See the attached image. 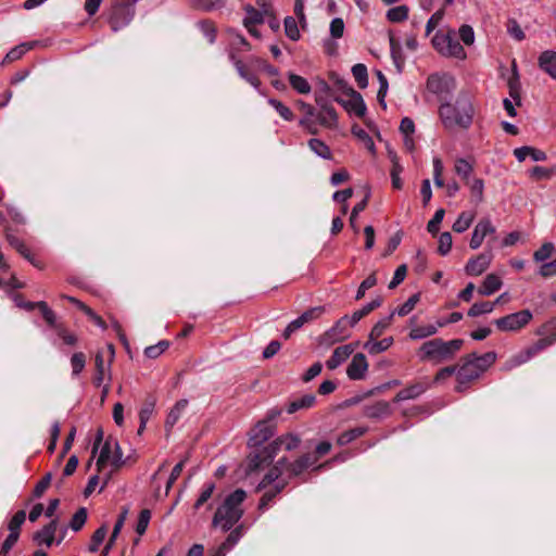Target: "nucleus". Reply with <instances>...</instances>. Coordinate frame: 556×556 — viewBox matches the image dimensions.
<instances>
[{"label":"nucleus","mask_w":556,"mask_h":556,"mask_svg":"<svg viewBox=\"0 0 556 556\" xmlns=\"http://www.w3.org/2000/svg\"><path fill=\"white\" fill-rule=\"evenodd\" d=\"M230 59L233 61L235 67L240 77L247 80L253 87L258 88L261 81L258 77L251 71V68L241 60H237L233 53L230 54Z\"/></svg>","instance_id":"21"},{"label":"nucleus","mask_w":556,"mask_h":556,"mask_svg":"<svg viewBox=\"0 0 556 556\" xmlns=\"http://www.w3.org/2000/svg\"><path fill=\"white\" fill-rule=\"evenodd\" d=\"M286 457L280 458L277 464L264 476L262 481L256 488V491L266 489L269 484L279 479L282 473V466L285 467Z\"/></svg>","instance_id":"23"},{"label":"nucleus","mask_w":556,"mask_h":556,"mask_svg":"<svg viewBox=\"0 0 556 556\" xmlns=\"http://www.w3.org/2000/svg\"><path fill=\"white\" fill-rule=\"evenodd\" d=\"M348 96L350 97V100H343L339 97H336L334 101L341 104L348 112H353L361 118L364 117L367 111V106L362 94L353 88H349Z\"/></svg>","instance_id":"9"},{"label":"nucleus","mask_w":556,"mask_h":556,"mask_svg":"<svg viewBox=\"0 0 556 556\" xmlns=\"http://www.w3.org/2000/svg\"><path fill=\"white\" fill-rule=\"evenodd\" d=\"M86 520H87V508L80 507L73 515L71 522H70V527L72 528L73 531H79L84 527Z\"/></svg>","instance_id":"52"},{"label":"nucleus","mask_w":556,"mask_h":556,"mask_svg":"<svg viewBox=\"0 0 556 556\" xmlns=\"http://www.w3.org/2000/svg\"><path fill=\"white\" fill-rule=\"evenodd\" d=\"M268 103L276 110V112L286 121H292L294 118L293 112L277 99H269Z\"/></svg>","instance_id":"53"},{"label":"nucleus","mask_w":556,"mask_h":556,"mask_svg":"<svg viewBox=\"0 0 556 556\" xmlns=\"http://www.w3.org/2000/svg\"><path fill=\"white\" fill-rule=\"evenodd\" d=\"M496 231L495 227L492 225L490 218H481L478 224L475 226L469 247L472 250H477L481 247L484 238L486 236L494 235Z\"/></svg>","instance_id":"12"},{"label":"nucleus","mask_w":556,"mask_h":556,"mask_svg":"<svg viewBox=\"0 0 556 556\" xmlns=\"http://www.w3.org/2000/svg\"><path fill=\"white\" fill-rule=\"evenodd\" d=\"M438 332V327L435 325H427V326H419L416 328H413L409 332V338L412 340H420L424 338L431 337Z\"/></svg>","instance_id":"37"},{"label":"nucleus","mask_w":556,"mask_h":556,"mask_svg":"<svg viewBox=\"0 0 556 556\" xmlns=\"http://www.w3.org/2000/svg\"><path fill=\"white\" fill-rule=\"evenodd\" d=\"M532 319V313L529 309H522L494 320L495 326L501 331H517L527 326Z\"/></svg>","instance_id":"8"},{"label":"nucleus","mask_w":556,"mask_h":556,"mask_svg":"<svg viewBox=\"0 0 556 556\" xmlns=\"http://www.w3.org/2000/svg\"><path fill=\"white\" fill-rule=\"evenodd\" d=\"M430 388V383L427 380L417 381L396 393L393 399L394 403H400L406 400H415Z\"/></svg>","instance_id":"14"},{"label":"nucleus","mask_w":556,"mask_h":556,"mask_svg":"<svg viewBox=\"0 0 556 556\" xmlns=\"http://www.w3.org/2000/svg\"><path fill=\"white\" fill-rule=\"evenodd\" d=\"M502 280L495 274H489L484 280L482 286L478 289L479 294L481 295H491L494 292L498 291L502 288Z\"/></svg>","instance_id":"24"},{"label":"nucleus","mask_w":556,"mask_h":556,"mask_svg":"<svg viewBox=\"0 0 556 556\" xmlns=\"http://www.w3.org/2000/svg\"><path fill=\"white\" fill-rule=\"evenodd\" d=\"M469 355H470V359L473 362L476 367L479 368L480 374L485 371L496 361V354L494 352H486L483 355H477L476 353H470Z\"/></svg>","instance_id":"27"},{"label":"nucleus","mask_w":556,"mask_h":556,"mask_svg":"<svg viewBox=\"0 0 556 556\" xmlns=\"http://www.w3.org/2000/svg\"><path fill=\"white\" fill-rule=\"evenodd\" d=\"M356 346L357 343H350L334 349L332 355L326 362V366L328 367V369L333 370L338 368L343 362H345L351 356Z\"/></svg>","instance_id":"15"},{"label":"nucleus","mask_w":556,"mask_h":556,"mask_svg":"<svg viewBox=\"0 0 556 556\" xmlns=\"http://www.w3.org/2000/svg\"><path fill=\"white\" fill-rule=\"evenodd\" d=\"M188 406L187 400H179L175 406L170 409L166 417L165 426L167 428L174 427V425L179 420L181 417V414L185 412V409Z\"/></svg>","instance_id":"29"},{"label":"nucleus","mask_w":556,"mask_h":556,"mask_svg":"<svg viewBox=\"0 0 556 556\" xmlns=\"http://www.w3.org/2000/svg\"><path fill=\"white\" fill-rule=\"evenodd\" d=\"M106 533H108V529L105 526H101L93 532L92 538H91V543L89 546V551L91 553H96L98 551L99 545L104 541Z\"/></svg>","instance_id":"59"},{"label":"nucleus","mask_w":556,"mask_h":556,"mask_svg":"<svg viewBox=\"0 0 556 556\" xmlns=\"http://www.w3.org/2000/svg\"><path fill=\"white\" fill-rule=\"evenodd\" d=\"M58 529V520L53 519L46 525L41 530L35 532L33 539L38 544H46L50 547L54 542L55 532Z\"/></svg>","instance_id":"18"},{"label":"nucleus","mask_w":556,"mask_h":556,"mask_svg":"<svg viewBox=\"0 0 556 556\" xmlns=\"http://www.w3.org/2000/svg\"><path fill=\"white\" fill-rule=\"evenodd\" d=\"M137 2L138 0H114L109 18L113 31L124 28L132 21Z\"/></svg>","instance_id":"5"},{"label":"nucleus","mask_w":556,"mask_h":556,"mask_svg":"<svg viewBox=\"0 0 556 556\" xmlns=\"http://www.w3.org/2000/svg\"><path fill=\"white\" fill-rule=\"evenodd\" d=\"M390 51L395 66L397 67L399 71H402V67L405 63V59L403 56L400 42L393 36L390 37Z\"/></svg>","instance_id":"36"},{"label":"nucleus","mask_w":556,"mask_h":556,"mask_svg":"<svg viewBox=\"0 0 556 556\" xmlns=\"http://www.w3.org/2000/svg\"><path fill=\"white\" fill-rule=\"evenodd\" d=\"M450 35H451V31L447 33V34H443L441 31H438L431 42H432V46L434 47V49L441 53L442 55H444V51L446 49V45H447V40L450 38Z\"/></svg>","instance_id":"63"},{"label":"nucleus","mask_w":556,"mask_h":556,"mask_svg":"<svg viewBox=\"0 0 556 556\" xmlns=\"http://www.w3.org/2000/svg\"><path fill=\"white\" fill-rule=\"evenodd\" d=\"M245 497L247 493L242 489H237L227 495L224 503L216 509L212 525L220 527L223 532L231 530L243 516L241 504Z\"/></svg>","instance_id":"2"},{"label":"nucleus","mask_w":556,"mask_h":556,"mask_svg":"<svg viewBox=\"0 0 556 556\" xmlns=\"http://www.w3.org/2000/svg\"><path fill=\"white\" fill-rule=\"evenodd\" d=\"M376 76L379 81V90L377 92V99L379 104L382 106L383 110L387 109V103L384 101V98L387 96L388 89H389V83L386 77V75L381 71H376Z\"/></svg>","instance_id":"40"},{"label":"nucleus","mask_w":556,"mask_h":556,"mask_svg":"<svg viewBox=\"0 0 556 556\" xmlns=\"http://www.w3.org/2000/svg\"><path fill=\"white\" fill-rule=\"evenodd\" d=\"M368 369L367 358L363 353L353 356L352 362L346 368V375L352 380H361L365 377Z\"/></svg>","instance_id":"16"},{"label":"nucleus","mask_w":556,"mask_h":556,"mask_svg":"<svg viewBox=\"0 0 556 556\" xmlns=\"http://www.w3.org/2000/svg\"><path fill=\"white\" fill-rule=\"evenodd\" d=\"M192 5L202 11H213L224 7L225 0H191Z\"/></svg>","instance_id":"49"},{"label":"nucleus","mask_w":556,"mask_h":556,"mask_svg":"<svg viewBox=\"0 0 556 556\" xmlns=\"http://www.w3.org/2000/svg\"><path fill=\"white\" fill-rule=\"evenodd\" d=\"M475 214L468 213V212H462L458 216V218L455 220V223L452 226L453 231L462 233L466 231L471 223L473 222Z\"/></svg>","instance_id":"35"},{"label":"nucleus","mask_w":556,"mask_h":556,"mask_svg":"<svg viewBox=\"0 0 556 556\" xmlns=\"http://www.w3.org/2000/svg\"><path fill=\"white\" fill-rule=\"evenodd\" d=\"M316 403V396L314 394H304L301 397L292 400L287 406L288 414H294L301 409H308Z\"/></svg>","instance_id":"22"},{"label":"nucleus","mask_w":556,"mask_h":556,"mask_svg":"<svg viewBox=\"0 0 556 556\" xmlns=\"http://www.w3.org/2000/svg\"><path fill=\"white\" fill-rule=\"evenodd\" d=\"M463 345V339L444 341L441 338H435L421 344L418 350V356L421 362H431L434 365H439L453 359Z\"/></svg>","instance_id":"3"},{"label":"nucleus","mask_w":556,"mask_h":556,"mask_svg":"<svg viewBox=\"0 0 556 556\" xmlns=\"http://www.w3.org/2000/svg\"><path fill=\"white\" fill-rule=\"evenodd\" d=\"M409 9L407 5H399L395 8H391L387 12V18L392 23H400L405 21L408 17Z\"/></svg>","instance_id":"44"},{"label":"nucleus","mask_w":556,"mask_h":556,"mask_svg":"<svg viewBox=\"0 0 556 556\" xmlns=\"http://www.w3.org/2000/svg\"><path fill=\"white\" fill-rule=\"evenodd\" d=\"M377 285V278L375 274H370L367 278H365L359 285L355 300L359 301L365 296V293L368 289L375 287Z\"/></svg>","instance_id":"60"},{"label":"nucleus","mask_w":556,"mask_h":556,"mask_svg":"<svg viewBox=\"0 0 556 556\" xmlns=\"http://www.w3.org/2000/svg\"><path fill=\"white\" fill-rule=\"evenodd\" d=\"M214 490H215L214 482L205 483L201 491L200 496L198 497V500L194 503V506H193L194 509H199L202 505H204L212 497Z\"/></svg>","instance_id":"55"},{"label":"nucleus","mask_w":556,"mask_h":556,"mask_svg":"<svg viewBox=\"0 0 556 556\" xmlns=\"http://www.w3.org/2000/svg\"><path fill=\"white\" fill-rule=\"evenodd\" d=\"M169 348V342L167 340H162L155 345H150L146 348L144 355L149 358H156L163 352H165Z\"/></svg>","instance_id":"58"},{"label":"nucleus","mask_w":556,"mask_h":556,"mask_svg":"<svg viewBox=\"0 0 556 556\" xmlns=\"http://www.w3.org/2000/svg\"><path fill=\"white\" fill-rule=\"evenodd\" d=\"M285 31H286V35L291 39V40H298L300 38V31H299V28H298V24L295 22V20L292 17V16H287L285 18Z\"/></svg>","instance_id":"64"},{"label":"nucleus","mask_w":556,"mask_h":556,"mask_svg":"<svg viewBox=\"0 0 556 556\" xmlns=\"http://www.w3.org/2000/svg\"><path fill=\"white\" fill-rule=\"evenodd\" d=\"M245 11L248 15L243 20V25H256L264 22V15H266L264 12L256 10L252 5H247Z\"/></svg>","instance_id":"47"},{"label":"nucleus","mask_w":556,"mask_h":556,"mask_svg":"<svg viewBox=\"0 0 556 556\" xmlns=\"http://www.w3.org/2000/svg\"><path fill=\"white\" fill-rule=\"evenodd\" d=\"M199 27L203 35L207 38L210 43H213L216 38V27L211 20H203L199 22Z\"/></svg>","instance_id":"56"},{"label":"nucleus","mask_w":556,"mask_h":556,"mask_svg":"<svg viewBox=\"0 0 556 556\" xmlns=\"http://www.w3.org/2000/svg\"><path fill=\"white\" fill-rule=\"evenodd\" d=\"M393 316H394V313H392L390 316L382 318L381 320L376 323L374 325V327L371 328V331L369 333V339L377 340L378 338H380L383 334V332L386 331V329L388 327H390Z\"/></svg>","instance_id":"45"},{"label":"nucleus","mask_w":556,"mask_h":556,"mask_svg":"<svg viewBox=\"0 0 556 556\" xmlns=\"http://www.w3.org/2000/svg\"><path fill=\"white\" fill-rule=\"evenodd\" d=\"M473 167L468 161L465 159H458L455 162V172L458 176L462 177V179L465 181L466 185H469L470 180V174L472 173Z\"/></svg>","instance_id":"43"},{"label":"nucleus","mask_w":556,"mask_h":556,"mask_svg":"<svg viewBox=\"0 0 556 556\" xmlns=\"http://www.w3.org/2000/svg\"><path fill=\"white\" fill-rule=\"evenodd\" d=\"M289 83L291 87L301 94H307L311 92V85L300 75L289 73Z\"/></svg>","instance_id":"34"},{"label":"nucleus","mask_w":556,"mask_h":556,"mask_svg":"<svg viewBox=\"0 0 556 556\" xmlns=\"http://www.w3.org/2000/svg\"><path fill=\"white\" fill-rule=\"evenodd\" d=\"M30 48L31 46H29L28 43H22L20 46H16L7 53L4 61L14 62L16 60H20Z\"/></svg>","instance_id":"62"},{"label":"nucleus","mask_w":556,"mask_h":556,"mask_svg":"<svg viewBox=\"0 0 556 556\" xmlns=\"http://www.w3.org/2000/svg\"><path fill=\"white\" fill-rule=\"evenodd\" d=\"M469 188L471 193V201L475 203H480L483 201V189L484 184L480 178H475L472 181L469 180Z\"/></svg>","instance_id":"46"},{"label":"nucleus","mask_w":556,"mask_h":556,"mask_svg":"<svg viewBox=\"0 0 556 556\" xmlns=\"http://www.w3.org/2000/svg\"><path fill=\"white\" fill-rule=\"evenodd\" d=\"M555 247L552 242H545L542 247L533 253V260L536 263H542L548 260L554 253Z\"/></svg>","instance_id":"51"},{"label":"nucleus","mask_w":556,"mask_h":556,"mask_svg":"<svg viewBox=\"0 0 556 556\" xmlns=\"http://www.w3.org/2000/svg\"><path fill=\"white\" fill-rule=\"evenodd\" d=\"M26 519V511L21 509L16 511L13 517L10 519L8 528L10 530V533L18 532L22 527V525L25 522Z\"/></svg>","instance_id":"61"},{"label":"nucleus","mask_w":556,"mask_h":556,"mask_svg":"<svg viewBox=\"0 0 556 556\" xmlns=\"http://www.w3.org/2000/svg\"><path fill=\"white\" fill-rule=\"evenodd\" d=\"M420 300V294L415 293L412 296L408 298L406 302H404L397 309L396 313L399 316L404 317L408 315L416 306V304Z\"/></svg>","instance_id":"57"},{"label":"nucleus","mask_w":556,"mask_h":556,"mask_svg":"<svg viewBox=\"0 0 556 556\" xmlns=\"http://www.w3.org/2000/svg\"><path fill=\"white\" fill-rule=\"evenodd\" d=\"M427 90L435 94L444 103L456 88L455 79L447 73H433L429 75L426 84Z\"/></svg>","instance_id":"6"},{"label":"nucleus","mask_w":556,"mask_h":556,"mask_svg":"<svg viewBox=\"0 0 556 556\" xmlns=\"http://www.w3.org/2000/svg\"><path fill=\"white\" fill-rule=\"evenodd\" d=\"M445 215L444 208H439L435 211L433 217L429 220L427 225V230L432 235L437 236L440 229V224L442 223Z\"/></svg>","instance_id":"54"},{"label":"nucleus","mask_w":556,"mask_h":556,"mask_svg":"<svg viewBox=\"0 0 556 556\" xmlns=\"http://www.w3.org/2000/svg\"><path fill=\"white\" fill-rule=\"evenodd\" d=\"M479 368L470 359V355L462 357V365L457 367L456 380L462 383H470L480 377Z\"/></svg>","instance_id":"13"},{"label":"nucleus","mask_w":556,"mask_h":556,"mask_svg":"<svg viewBox=\"0 0 556 556\" xmlns=\"http://www.w3.org/2000/svg\"><path fill=\"white\" fill-rule=\"evenodd\" d=\"M367 432V428L365 427H356L350 430L342 432L338 438L339 445H346L357 438L363 437Z\"/></svg>","instance_id":"32"},{"label":"nucleus","mask_w":556,"mask_h":556,"mask_svg":"<svg viewBox=\"0 0 556 556\" xmlns=\"http://www.w3.org/2000/svg\"><path fill=\"white\" fill-rule=\"evenodd\" d=\"M364 416L370 419H377L382 416L391 415V406L387 401H378L374 404L364 406L363 409Z\"/></svg>","instance_id":"20"},{"label":"nucleus","mask_w":556,"mask_h":556,"mask_svg":"<svg viewBox=\"0 0 556 556\" xmlns=\"http://www.w3.org/2000/svg\"><path fill=\"white\" fill-rule=\"evenodd\" d=\"M300 442L301 440L298 435L288 433L279 437L262 450L251 453L248 457V472L257 471L261 467L271 464L282 446L287 451H292L299 446Z\"/></svg>","instance_id":"4"},{"label":"nucleus","mask_w":556,"mask_h":556,"mask_svg":"<svg viewBox=\"0 0 556 556\" xmlns=\"http://www.w3.org/2000/svg\"><path fill=\"white\" fill-rule=\"evenodd\" d=\"M383 299L381 296H377L371 302L363 306L361 309H357L353 313L351 317L352 324H357L361 319L366 317L368 314H370L376 308L380 307L382 305Z\"/></svg>","instance_id":"28"},{"label":"nucleus","mask_w":556,"mask_h":556,"mask_svg":"<svg viewBox=\"0 0 556 556\" xmlns=\"http://www.w3.org/2000/svg\"><path fill=\"white\" fill-rule=\"evenodd\" d=\"M390 157L392 161V168H391V180H392V187L394 189H401L403 184L400 178V174L403 170V167L400 165L397 156L395 153L390 152Z\"/></svg>","instance_id":"39"},{"label":"nucleus","mask_w":556,"mask_h":556,"mask_svg":"<svg viewBox=\"0 0 556 556\" xmlns=\"http://www.w3.org/2000/svg\"><path fill=\"white\" fill-rule=\"evenodd\" d=\"M444 56H453L456 59L464 60L466 58V52L464 47L459 43L454 33L451 31L450 38L447 40L446 49L444 51Z\"/></svg>","instance_id":"26"},{"label":"nucleus","mask_w":556,"mask_h":556,"mask_svg":"<svg viewBox=\"0 0 556 556\" xmlns=\"http://www.w3.org/2000/svg\"><path fill=\"white\" fill-rule=\"evenodd\" d=\"M352 74H353V76L355 78V81H356L357 86L361 89H364V88L367 87V85H368V73H367V67L364 64L357 63V64L353 65Z\"/></svg>","instance_id":"38"},{"label":"nucleus","mask_w":556,"mask_h":556,"mask_svg":"<svg viewBox=\"0 0 556 556\" xmlns=\"http://www.w3.org/2000/svg\"><path fill=\"white\" fill-rule=\"evenodd\" d=\"M473 113V106L467 93H460L455 104L446 101L439 108L440 118L446 129L455 127L468 129L472 124Z\"/></svg>","instance_id":"1"},{"label":"nucleus","mask_w":556,"mask_h":556,"mask_svg":"<svg viewBox=\"0 0 556 556\" xmlns=\"http://www.w3.org/2000/svg\"><path fill=\"white\" fill-rule=\"evenodd\" d=\"M556 342V333L554 336H542L534 344L528 348V351L532 357L544 349L553 345Z\"/></svg>","instance_id":"41"},{"label":"nucleus","mask_w":556,"mask_h":556,"mask_svg":"<svg viewBox=\"0 0 556 556\" xmlns=\"http://www.w3.org/2000/svg\"><path fill=\"white\" fill-rule=\"evenodd\" d=\"M539 67L556 80V51H543L538 59Z\"/></svg>","instance_id":"19"},{"label":"nucleus","mask_w":556,"mask_h":556,"mask_svg":"<svg viewBox=\"0 0 556 556\" xmlns=\"http://www.w3.org/2000/svg\"><path fill=\"white\" fill-rule=\"evenodd\" d=\"M288 481L277 483L273 489L266 491L260 500L258 509H265L270 502L286 488Z\"/></svg>","instance_id":"31"},{"label":"nucleus","mask_w":556,"mask_h":556,"mask_svg":"<svg viewBox=\"0 0 556 556\" xmlns=\"http://www.w3.org/2000/svg\"><path fill=\"white\" fill-rule=\"evenodd\" d=\"M317 463V457H315L312 453H306L301 455L293 463H288L286 460L285 467L289 470L291 477L300 476L304 470L309 468L311 466Z\"/></svg>","instance_id":"17"},{"label":"nucleus","mask_w":556,"mask_h":556,"mask_svg":"<svg viewBox=\"0 0 556 556\" xmlns=\"http://www.w3.org/2000/svg\"><path fill=\"white\" fill-rule=\"evenodd\" d=\"M274 428L275 426L268 424V420L258 421L249 433V444L253 447L261 446L274 435Z\"/></svg>","instance_id":"11"},{"label":"nucleus","mask_w":556,"mask_h":556,"mask_svg":"<svg viewBox=\"0 0 556 556\" xmlns=\"http://www.w3.org/2000/svg\"><path fill=\"white\" fill-rule=\"evenodd\" d=\"M317 119L321 126L331 128L337 125L338 114L332 105L323 104V111L317 114Z\"/></svg>","instance_id":"25"},{"label":"nucleus","mask_w":556,"mask_h":556,"mask_svg":"<svg viewBox=\"0 0 556 556\" xmlns=\"http://www.w3.org/2000/svg\"><path fill=\"white\" fill-rule=\"evenodd\" d=\"M354 326L355 324H352L351 317L344 315L321 336L320 342L326 345H332L337 342H341L350 337V329Z\"/></svg>","instance_id":"7"},{"label":"nucleus","mask_w":556,"mask_h":556,"mask_svg":"<svg viewBox=\"0 0 556 556\" xmlns=\"http://www.w3.org/2000/svg\"><path fill=\"white\" fill-rule=\"evenodd\" d=\"M308 147L312 151H314L318 156L330 160L331 159V152L329 147L321 140L313 138L308 141Z\"/></svg>","instance_id":"42"},{"label":"nucleus","mask_w":556,"mask_h":556,"mask_svg":"<svg viewBox=\"0 0 556 556\" xmlns=\"http://www.w3.org/2000/svg\"><path fill=\"white\" fill-rule=\"evenodd\" d=\"M96 375L93 377V384L100 387L104 380V358L101 352H98L94 357Z\"/></svg>","instance_id":"48"},{"label":"nucleus","mask_w":556,"mask_h":556,"mask_svg":"<svg viewBox=\"0 0 556 556\" xmlns=\"http://www.w3.org/2000/svg\"><path fill=\"white\" fill-rule=\"evenodd\" d=\"M495 303L492 302H480L475 303L468 311V316L477 317L483 314L491 313L494 309Z\"/></svg>","instance_id":"50"},{"label":"nucleus","mask_w":556,"mask_h":556,"mask_svg":"<svg viewBox=\"0 0 556 556\" xmlns=\"http://www.w3.org/2000/svg\"><path fill=\"white\" fill-rule=\"evenodd\" d=\"M37 308L40 311L45 321L52 327L56 331V327L62 326L63 324L56 323L55 313L48 306L45 301L37 302Z\"/></svg>","instance_id":"33"},{"label":"nucleus","mask_w":556,"mask_h":556,"mask_svg":"<svg viewBox=\"0 0 556 556\" xmlns=\"http://www.w3.org/2000/svg\"><path fill=\"white\" fill-rule=\"evenodd\" d=\"M493 260L491 248L480 253L479 255L469 258L465 266V273L468 276H479L484 273Z\"/></svg>","instance_id":"10"},{"label":"nucleus","mask_w":556,"mask_h":556,"mask_svg":"<svg viewBox=\"0 0 556 556\" xmlns=\"http://www.w3.org/2000/svg\"><path fill=\"white\" fill-rule=\"evenodd\" d=\"M392 344H393L392 337L383 338L380 341L369 339V341L366 342V344H365V349H367L369 354L376 355V354L387 351Z\"/></svg>","instance_id":"30"}]
</instances>
